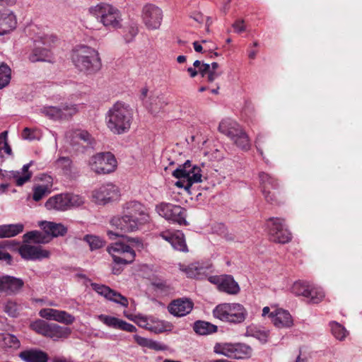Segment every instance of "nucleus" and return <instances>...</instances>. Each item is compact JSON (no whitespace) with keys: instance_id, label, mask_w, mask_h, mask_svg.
<instances>
[{"instance_id":"nucleus-1","label":"nucleus","mask_w":362,"mask_h":362,"mask_svg":"<svg viewBox=\"0 0 362 362\" xmlns=\"http://www.w3.org/2000/svg\"><path fill=\"white\" fill-rule=\"evenodd\" d=\"M123 209L124 215L112 218L110 223L124 233L135 231L149 221L146 207L137 201L127 202Z\"/></svg>"},{"instance_id":"nucleus-2","label":"nucleus","mask_w":362,"mask_h":362,"mask_svg":"<svg viewBox=\"0 0 362 362\" xmlns=\"http://www.w3.org/2000/svg\"><path fill=\"white\" fill-rule=\"evenodd\" d=\"M133 119L132 110L124 103L117 102L106 115L107 127L115 134H121L127 132Z\"/></svg>"},{"instance_id":"nucleus-3","label":"nucleus","mask_w":362,"mask_h":362,"mask_svg":"<svg viewBox=\"0 0 362 362\" xmlns=\"http://www.w3.org/2000/svg\"><path fill=\"white\" fill-rule=\"evenodd\" d=\"M72 62L82 72L90 74L98 71L101 66L98 52L86 45H78L73 49Z\"/></svg>"},{"instance_id":"nucleus-4","label":"nucleus","mask_w":362,"mask_h":362,"mask_svg":"<svg viewBox=\"0 0 362 362\" xmlns=\"http://www.w3.org/2000/svg\"><path fill=\"white\" fill-rule=\"evenodd\" d=\"M88 12L107 28L118 29L122 26V18L120 11L110 4H98L90 6Z\"/></svg>"},{"instance_id":"nucleus-5","label":"nucleus","mask_w":362,"mask_h":362,"mask_svg":"<svg viewBox=\"0 0 362 362\" xmlns=\"http://www.w3.org/2000/svg\"><path fill=\"white\" fill-rule=\"evenodd\" d=\"M218 131L227 136L238 148L248 151L251 147L247 134L242 127L231 118L223 119L218 125Z\"/></svg>"},{"instance_id":"nucleus-6","label":"nucleus","mask_w":362,"mask_h":362,"mask_svg":"<svg viewBox=\"0 0 362 362\" xmlns=\"http://www.w3.org/2000/svg\"><path fill=\"white\" fill-rule=\"evenodd\" d=\"M173 175L178 179L175 185L187 190L189 189L193 184L202 181L201 168L197 165H193L189 160L180 165L173 172Z\"/></svg>"},{"instance_id":"nucleus-7","label":"nucleus","mask_w":362,"mask_h":362,"mask_svg":"<svg viewBox=\"0 0 362 362\" xmlns=\"http://www.w3.org/2000/svg\"><path fill=\"white\" fill-rule=\"evenodd\" d=\"M213 315L223 322L239 324L245 321L247 316V311L240 303H222L216 306L213 310Z\"/></svg>"},{"instance_id":"nucleus-8","label":"nucleus","mask_w":362,"mask_h":362,"mask_svg":"<svg viewBox=\"0 0 362 362\" xmlns=\"http://www.w3.org/2000/svg\"><path fill=\"white\" fill-rule=\"evenodd\" d=\"M83 203L84 199L80 195L62 193L49 198L45 202V207L48 210L64 211L73 207L80 206Z\"/></svg>"},{"instance_id":"nucleus-9","label":"nucleus","mask_w":362,"mask_h":362,"mask_svg":"<svg viewBox=\"0 0 362 362\" xmlns=\"http://www.w3.org/2000/svg\"><path fill=\"white\" fill-rule=\"evenodd\" d=\"M156 211L169 222L179 225H188L186 220L187 210L179 205L161 202L156 206Z\"/></svg>"},{"instance_id":"nucleus-10","label":"nucleus","mask_w":362,"mask_h":362,"mask_svg":"<svg viewBox=\"0 0 362 362\" xmlns=\"http://www.w3.org/2000/svg\"><path fill=\"white\" fill-rule=\"evenodd\" d=\"M291 291L297 296L306 298L311 303H318L325 298V292L321 287L308 281H296Z\"/></svg>"},{"instance_id":"nucleus-11","label":"nucleus","mask_w":362,"mask_h":362,"mask_svg":"<svg viewBox=\"0 0 362 362\" xmlns=\"http://www.w3.org/2000/svg\"><path fill=\"white\" fill-rule=\"evenodd\" d=\"M214 351L216 354L233 359L250 358L252 352L249 345L243 343H218L214 346Z\"/></svg>"},{"instance_id":"nucleus-12","label":"nucleus","mask_w":362,"mask_h":362,"mask_svg":"<svg viewBox=\"0 0 362 362\" xmlns=\"http://www.w3.org/2000/svg\"><path fill=\"white\" fill-rule=\"evenodd\" d=\"M57 40L56 37L49 35L38 36L34 40V46L32 52L29 55V59L33 62L49 61L51 57L50 48Z\"/></svg>"},{"instance_id":"nucleus-13","label":"nucleus","mask_w":362,"mask_h":362,"mask_svg":"<svg viewBox=\"0 0 362 362\" xmlns=\"http://www.w3.org/2000/svg\"><path fill=\"white\" fill-rule=\"evenodd\" d=\"M89 166L97 174H109L115 170L117 160L110 152L98 153L90 158Z\"/></svg>"},{"instance_id":"nucleus-14","label":"nucleus","mask_w":362,"mask_h":362,"mask_svg":"<svg viewBox=\"0 0 362 362\" xmlns=\"http://www.w3.org/2000/svg\"><path fill=\"white\" fill-rule=\"evenodd\" d=\"M266 230L272 241L285 244L291 240V234L286 228L284 220L270 218L266 222Z\"/></svg>"},{"instance_id":"nucleus-15","label":"nucleus","mask_w":362,"mask_h":362,"mask_svg":"<svg viewBox=\"0 0 362 362\" xmlns=\"http://www.w3.org/2000/svg\"><path fill=\"white\" fill-rule=\"evenodd\" d=\"M107 251L112 255L114 262L117 264H130L136 256L134 250L129 245L122 243L112 244L107 247Z\"/></svg>"},{"instance_id":"nucleus-16","label":"nucleus","mask_w":362,"mask_h":362,"mask_svg":"<svg viewBox=\"0 0 362 362\" xmlns=\"http://www.w3.org/2000/svg\"><path fill=\"white\" fill-rule=\"evenodd\" d=\"M179 269L189 278L204 279L212 272V265L209 262H194L188 265L180 264Z\"/></svg>"},{"instance_id":"nucleus-17","label":"nucleus","mask_w":362,"mask_h":362,"mask_svg":"<svg viewBox=\"0 0 362 362\" xmlns=\"http://www.w3.org/2000/svg\"><path fill=\"white\" fill-rule=\"evenodd\" d=\"M40 113L54 120L66 119L77 112L76 105L62 104L60 106L43 107L40 110Z\"/></svg>"},{"instance_id":"nucleus-18","label":"nucleus","mask_w":362,"mask_h":362,"mask_svg":"<svg viewBox=\"0 0 362 362\" xmlns=\"http://www.w3.org/2000/svg\"><path fill=\"white\" fill-rule=\"evenodd\" d=\"M142 18L148 29L156 30L161 25L163 11L156 5L147 4L143 8Z\"/></svg>"},{"instance_id":"nucleus-19","label":"nucleus","mask_w":362,"mask_h":362,"mask_svg":"<svg viewBox=\"0 0 362 362\" xmlns=\"http://www.w3.org/2000/svg\"><path fill=\"white\" fill-rule=\"evenodd\" d=\"M119 196L118 187L112 183L103 185L93 192V198L99 204H105L109 202L117 199Z\"/></svg>"},{"instance_id":"nucleus-20","label":"nucleus","mask_w":362,"mask_h":362,"mask_svg":"<svg viewBox=\"0 0 362 362\" xmlns=\"http://www.w3.org/2000/svg\"><path fill=\"white\" fill-rule=\"evenodd\" d=\"M90 286L95 292L105 297L108 300L119 304L124 308L128 307V299L119 292L110 288L109 286L96 283H91Z\"/></svg>"},{"instance_id":"nucleus-21","label":"nucleus","mask_w":362,"mask_h":362,"mask_svg":"<svg viewBox=\"0 0 362 362\" xmlns=\"http://www.w3.org/2000/svg\"><path fill=\"white\" fill-rule=\"evenodd\" d=\"M39 315L47 320H54L66 325H70L75 321V317L65 310L54 308H42L39 311Z\"/></svg>"},{"instance_id":"nucleus-22","label":"nucleus","mask_w":362,"mask_h":362,"mask_svg":"<svg viewBox=\"0 0 362 362\" xmlns=\"http://www.w3.org/2000/svg\"><path fill=\"white\" fill-rule=\"evenodd\" d=\"M22 258L28 260H40L49 257V252L44 250L40 245L24 244L19 248Z\"/></svg>"},{"instance_id":"nucleus-23","label":"nucleus","mask_w":362,"mask_h":362,"mask_svg":"<svg viewBox=\"0 0 362 362\" xmlns=\"http://www.w3.org/2000/svg\"><path fill=\"white\" fill-rule=\"evenodd\" d=\"M159 236L163 240L168 241L173 247V249L184 252H188L185 235L181 231H163L159 233Z\"/></svg>"},{"instance_id":"nucleus-24","label":"nucleus","mask_w":362,"mask_h":362,"mask_svg":"<svg viewBox=\"0 0 362 362\" xmlns=\"http://www.w3.org/2000/svg\"><path fill=\"white\" fill-rule=\"evenodd\" d=\"M98 319L107 327H112L114 329L132 333L135 332L137 330L136 327L134 325L113 316L101 314L98 316Z\"/></svg>"},{"instance_id":"nucleus-25","label":"nucleus","mask_w":362,"mask_h":362,"mask_svg":"<svg viewBox=\"0 0 362 362\" xmlns=\"http://www.w3.org/2000/svg\"><path fill=\"white\" fill-rule=\"evenodd\" d=\"M24 281L20 278L11 276H3L0 277V291L7 294H16L18 293L23 286Z\"/></svg>"},{"instance_id":"nucleus-26","label":"nucleus","mask_w":362,"mask_h":362,"mask_svg":"<svg viewBox=\"0 0 362 362\" xmlns=\"http://www.w3.org/2000/svg\"><path fill=\"white\" fill-rule=\"evenodd\" d=\"M193 308V303L187 298H178L173 300L168 309L175 317H183L189 314Z\"/></svg>"},{"instance_id":"nucleus-27","label":"nucleus","mask_w":362,"mask_h":362,"mask_svg":"<svg viewBox=\"0 0 362 362\" xmlns=\"http://www.w3.org/2000/svg\"><path fill=\"white\" fill-rule=\"evenodd\" d=\"M259 177L262 188V193L266 201L271 204L276 203L274 194H271V192L267 190V187L270 186L273 189L278 188L279 183L277 180L264 172L259 173Z\"/></svg>"},{"instance_id":"nucleus-28","label":"nucleus","mask_w":362,"mask_h":362,"mask_svg":"<svg viewBox=\"0 0 362 362\" xmlns=\"http://www.w3.org/2000/svg\"><path fill=\"white\" fill-rule=\"evenodd\" d=\"M269 318L277 328H288L293 323L292 316L289 312L281 308H277L272 311Z\"/></svg>"},{"instance_id":"nucleus-29","label":"nucleus","mask_w":362,"mask_h":362,"mask_svg":"<svg viewBox=\"0 0 362 362\" xmlns=\"http://www.w3.org/2000/svg\"><path fill=\"white\" fill-rule=\"evenodd\" d=\"M17 24L15 14L8 10L0 11V35L7 34L16 28Z\"/></svg>"},{"instance_id":"nucleus-30","label":"nucleus","mask_w":362,"mask_h":362,"mask_svg":"<svg viewBox=\"0 0 362 362\" xmlns=\"http://www.w3.org/2000/svg\"><path fill=\"white\" fill-rule=\"evenodd\" d=\"M18 357L24 362H47L48 361L47 353L37 348L25 349L18 354Z\"/></svg>"},{"instance_id":"nucleus-31","label":"nucleus","mask_w":362,"mask_h":362,"mask_svg":"<svg viewBox=\"0 0 362 362\" xmlns=\"http://www.w3.org/2000/svg\"><path fill=\"white\" fill-rule=\"evenodd\" d=\"M71 332V329L67 327H62L55 323H49L45 337L51 338L54 341H58L67 338Z\"/></svg>"},{"instance_id":"nucleus-32","label":"nucleus","mask_w":362,"mask_h":362,"mask_svg":"<svg viewBox=\"0 0 362 362\" xmlns=\"http://www.w3.org/2000/svg\"><path fill=\"white\" fill-rule=\"evenodd\" d=\"M40 226L44 232L52 237L63 236L67 232V228L62 223L51 221H41Z\"/></svg>"},{"instance_id":"nucleus-33","label":"nucleus","mask_w":362,"mask_h":362,"mask_svg":"<svg viewBox=\"0 0 362 362\" xmlns=\"http://www.w3.org/2000/svg\"><path fill=\"white\" fill-rule=\"evenodd\" d=\"M33 162H30L23 166L21 171H10V176L13 177L17 186H22L27 182L32 177V173L29 171V168Z\"/></svg>"},{"instance_id":"nucleus-34","label":"nucleus","mask_w":362,"mask_h":362,"mask_svg":"<svg viewBox=\"0 0 362 362\" xmlns=\"http://www.w3.org/2000/svg\"><path fill=\"white\" fill-rule=\"evenodd\" d=\"M218 290L230 295H235L239 293L240 286L232 276L223 275V279Z\"/></svg>"},{"instance_id":"nucleus-35","label":"nucleus","mask_w":362,"mask_h":362,"mask_svg":"<svg viewBox=\"0 0 362 362\" xmlns=\"http://www.w3.org/2000/svg\"><path fill=\"white\" fill-rule=\"evenodd\" d=\"M24 225L18 223L15 224H4L0 226V238L15 237L23 231Z\"/></svg>"},{"instance_id":"nucleus-36","label":"nucleus","mask_w":362,"mask_h":362,"mask_svg":"<svg viewBox=\"0 0 362 362\" xmlns=\"http://www.w3.org/2000/svg\"><path fill=\"white\" fill-rule=\"evenodd\" d=\"M269 330L262 329L255 326H250L247 328L245 335L252 337L262 343H266L269 337Z\"/></svg>"},{"instance_id":"nucleus-37","label":"nucleus","mask_w":362,"mask_h":362,"mask_svg":"<svg viewBox=\"0 0 362 362\" xmlns=\"http://www.w3.org/2000/svg\"><path fill=\"white\" fill-rule=\"evenodd\" d=\"M194 331L199 335H206L217 331V327L205 321H197L194 324Z\"/></svg>"},{"instance_id":"nucleus-38","label":"nucleus","mask_w":362,"mask_h":362,"mask_svg":"<svg viewBox=\"0 0 362 362\" xmlns=\"http://www.w3.org/2000/svg\"><path fill=\"white\" fill-rule=\"evenodd\" d=\"M329 327L332 334L338 340H344L349 333L344 326L335 321L331 322Z\"/></svg>"},{"instance_id":"nucleus-39","label":"nucleus","mask_w":362,"mask_h":362,"mask_svg":"<svg viewBox=\"0 0 362 362\" xmlns=\"http://www.w3.org/2000/svg\"><path fill=\"white\" fill-rule=\"evenodd\" d=\"M11 78V69L5 63L0 65V90L6 87Z\"/></svg>"},{"instance_id":"nucleus-40","label":"nucleus","mask_w":362,"mask_h":362,"mask_svg":"<svg viewBox=\"0 0 362 362\" xmlns=\"http://www.w3.org/2000/svg\"><path fill=\"white\" fill-rule=\"evenodd\" d=\"M24 241H33L37 243H46L48 242L44 233L37 230H33L23 235Z\"/></svg>"},{"instance_id":"nucleus-41","label":"nucleus","mask_w":362,"mask_h":362,"mask_svg":"<svg viewBox=\"0 0 362 362\" xmlns=\"http://www.w3.org/2000/svg\"><path fill=\"white\" fill-rule=\"evenodd\" d=\"M49 322L43 320H36L30 323V327L36 333L45 337Z\"/></svg>"},{"instance_id":"nucleus-42","label":"nucleus","mask_w":362,"mask_h":362,"mask_svg":"<svg viewBox=\"0 0 362 362\" xmlns=\"http://www.w3.org/2000/svg\"><path fill=\"white\" fill-rule=\"evenodd\" d=\"M33 199L35 202L41 200L50 193L49 187L45 185H35L33 188Z\"/></svg>"},{"instance_id":"nucleus-43","label":"nucleus","mask_w":362,"mask_h":362,"mask_svg":"<svg viewBox=\"0 0 362 362\" xmlns=\"http://www.w3.org/2000/svg\"><path fill=\"white\" fill-rule=\"evenodd\" d=\"M83 239L88 244L91 250L101 248L105 244L103 239L97 235H86Z\"/></svg>"},{"instance_id":"nucleus-44","label":"nucleus","mask_w":362,"mask_h":362,"mask_svg":"<svg viewBox=\"0 0 362 362\" xmlns=\"http://www.w3.org/2000/svg\"><path fill=\"white\" fill-rule=\"evenodd\" d=\"M57 163L64 175L72 177V163L69 158L62 157L57 160Z\"/></svg>"},{"instance_id":"nucleus-45","label":"nucleus","mask_w":362,"mask_h":362,"mask_svg":"<svg viewBox=\"0 0 362 362\" xmlns=\"http://www.w3.org/2000/svg\"><path fill=\"white\" fill-rule=\"evenodd\" d=\"M20 310V305L17 303L12 300L8 301L4 305L5 313H6L9 316L12 317H17L19 314Z\"/></svg>"},{"instance_id":"nucleus-46","label":"nucleus","mask_w":362,"mask_h":362,"mask_svg":"<svg viewBox=\"0 0 362 362\" xmlns=\"http://www.w3.org/2000/svg\"><path fill=\"white\" fill-rule=\"evenodd\" d=\"M3 341L5 346L9 348H18L20 346V341L18 338L11 334H6L3 337Z\"/></svg>"},{"instance_id":"nucleus-47","label":"nucleus","mask_w":362,"mask_h":362,"mask_svg":"<svg viewBox=\"0 0 362 362\" xmlns=\"http://www.w3.org/2000/svg\"><path fill=\"white\" fill-rule=\"evenodd\" d=\"M136 317V320L135 322L139 327L145 328L148 330H153V327L150 323L153 322L152 317H148L143 315H138Z\"/></svg>"},{"instance_id":"nucleus-48","label":"nucleus","mask_w":362,"mask_h":362,"mask_svg":"<svg viewBox=\"0 0 362 362\" xmlns=\"http://www.w3.org/2000/svg\"><path fill=\"white\" fill-rule=\"evenodd\" d=\"M127 29V33L125 35L124 38L127 42H129L133 40V38L137 35L139 32L137 23H130Z\"/></svg>"},{"instance_id":"nucleus-49","label":"nucleus","mask_w":362,"mask_h":362,"mask_svg":"<svg viewBox=\"0 0 362 362\" xmlns=\"http://www.w3.org/2000/svg\"><path fill=\"white\" fill-rule=\"evenodd\" d=\"M74 136L90 145L93 140L92 136L86 131H76L74 132Z\"/></svg>"},{"instance_id":"nucleus-50","label":"nucleus","mask_w":362,"mask_h":362,"mask_svg":"<svg viewBox=\"0 0 362 362\" xmlns=\"http://www.w3.org/2000/svg\"><path fill=\"white\" fill-rule=\"evenodd\" d=\"M167 346L164 344L154 341L153 339L150 340L148 349L156 351H165L167 349Z\"/></svg>"},{"instance_id":"nucleus-51","label":"nucleus","mask_w":362,"mask_h":362,"mask_svg":"<svg viewBox=\"0 0 362 362\" xmlns=\"http://www.w3.org/2000/svg\"><path fill=\"white\" fill-rule=\"evenodd\" d=\"M191 18H193L195 21H197L199 23H202L206 18V17L201 13H194L191 16ZM206 18H207V21H209L210 20V18L209 17H206ZM209 25H210V23L209 22H206L207 30H209Z\"/></svg>"},{"instance_id":"nucleus-52","label":"nucleus","mask_w":362,"mask_h":362,"mask_svg":"<svg viewBox=\"0 0 362 362\" xmlns=\"http://www.w3.org/2000/svg\"><path fill=\"white\" fill-rule=\"evenodd\" d=\"M134 339L135 341L139 345H140V346H141L143 347L148 348L149 342H150V340H151L150 339L145 338V337L136 335V334L134 336Z\"/></svg>"},{"instance_id":"nucleus-53","label":"nucleus","mask_w":362,"mask_h":362,"mask_svg":"<svg viewBox=\"0 0 362 362\" xmlns=\"http://www.w3.org/2000/svg\"><path fill=\"white\" fill-rule=\"evenodd\" d=\"M233 27L235 32L238 33H243L245 30V26L243 20H237L233 24Z\"/></svg>"},{"instance_id":"nucleus-54","label":"nucleus","mask_w":362,"mask_h":362,"mask_svg":"<svg viewBox=\"0 0 362 362\" xmlns=\"http://www.w3.org/2000/svg\"><path fill=\"white\" fill-rule=\"evenodd\" d=\"M209 282L215 284L217 286L218 289L220 287L221 281L223 279V275L222 276H209L206 277Z\"/></svg>"},{"instance_id":"nucleus-55","label":"nucleus","mask_w":362,"mask_h":362,"mask_svg":"<svg viewBox=\"0 0 362 362\" xmlns=\"http://www.w3.org/2000/svg\"><path fill=\"white\" fill-rule=\"evenodd\" d=\"M210 64L202 63L200 67L198 69V72L202 75V77H204L206 76L208 72L210 71Z\"/></svg>"},{"instance_id":"nucleus-56","label":"nucleus","mask_w":362,"mask_h":362,"mask_svg":"<svg viewBox=\"0 0 362 362\" xmlns=\"http://www.w3.org/2000/svg\"><path fill=\"white\" fill-rule=\"evenodd\" d=\"M0 260L6 261L7 264H11L12 260L11 256L8 252L0 250Z\"/></svg>"},{"instance_id":"nucleus-57","label":"nucleus","mask_w":362,"mask_h":362,"mask_svg":"<svg viewBox=\"0 0 362 362\" xmlns=\"http://www.w3.org/2000/svg\"><path fill=\"white\" fill-rule=\"evenodd\" d=\"M218 76L219 74L216 71H214L210 69V71L208 72L206 76L207 78V81L211 83L214 80H216L218 77Z\"/></svg>"},{"instance_id":"nucleus-58","label":"nucleus","mask_w":362,"mask_h":362,"mask_svg":"<svg viewBox=\"0 0 362 362\" xmlns=\"http://www.w3.org/2000/svg\"><path fill=\"white\" fill-rule=\"evenodd\" d=\"M6 137L7 132H4L0 134V153L3 150L4 146H5L6 144H7Z\"/></svg>"},{"instance_id":"nucleus-59","label":"nucleus","mask_w":362,"mask_h":362,"mask_svg":"<svg viewBox=\"0 0 362 362\" xmlns=\"http://www.w3.org/2000/svg\"><path fill=\"white\" fill-rule=\"evenodd\" d=\"M262 135L258 134L255 140V146L257 152L263 156V151L259 148V143L262 141Z\"/></svg>"},{"instance_id":"nucleus-60","label":"nucleus","mask_w":362,"mask_h":362,"mask_svg":"<svg viewBox=\"0 0 362 362\" xmlns=\"http://www.w3.org/2000/svg\"><path fill=\"white\" fill-rule=\"evenodd\" d=\"M17 0H0V6H11L16 3Z\"/></svg>"},{"instance_id":"nucleus-61","label":"nucleus","mask_w":362,"mask_h":362,"mask_svg":"<svg viewBox=\"0 0 362 362\" xmlns=\"http://www.w3.org/2000/svg\"><path fill=\"white\" fill-rule=\"evenodd\" d=\"M52 362H74L70 358H66L64 356H57L52 359Z\"/></svg>"},{"instance_id":"nucleus-62","label":"nucleus","mask_w":362,"mask_h":362,"mask_svg":"<svg viewBox=\"0 0 362 362\" xmlns=\"http://www.w3.org/2000/svg\"><path fill=\"white\" fill-rule=\"evenodd\" d=\"M193 47H194V50L197 52H203L204 48L199 42H197V41L194 42Z\"/></svg>"},{"instance_id":"nucleus-63","label":"nucleus","mask_w":362,"mask_h":362,"mask_svg":"<svg viewBox=\"0 0 362 362\" xmlns=\"http://www.w3.org/2000/svg\"><path fill=\"white\" fill-rule=\"evenodd\" d=\"M187 72L189 74V75L192 78L195 77L198 74V71L196 70V69L193 68V67H189L187 69Z\"/></svg>"},{"instance_id":"nucleus-64","label":"nucleus","mask_w":362,"mask_h":362,"mask_svg":"<svg viewBox=\"0 0 362 362\" xmlns=\"http://www.w3.org/2000/svg\"><path fill=\"white\" fill-rule=\"evenodd\" d=\"M3 150L4 151V152L9 155V156H11L12 155V150H11V146L8 145V144H6L5 146H4V148H3Z\"/></svg>"}]
</instances>
